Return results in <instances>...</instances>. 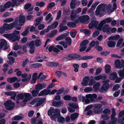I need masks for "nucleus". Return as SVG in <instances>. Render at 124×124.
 Returning <instances> with one entry per match:
<instances>
[{
    "instance_id": "obj_1",
    "label": "nucleus",
    "mask_w": 124,
    "mask_h": 124,
    "mask_svg": "<svg viewBox=\"0 0 124 124\" xmlns=\"http://www.w3.org/2000/svg\"><path fill=\"white\" fill-rule=\"evenodd\" d=\"M93 58V56H85L81 57L79 54H68L67 56L63 57L62 59V61L64 62H67L71 60L75 59L76 60H85L92 59Z\"/></svg>"
},
{
    "instance_id": "obj_2",
    "label": "nucleus",
    "mask_w": 124,
    "mask_h": 124,
    "mask_svg": "<svg viewBox=\"0 0 124 124\" xmlns=\"http://www.w3.org/2000/svg\"><path fill=\"white\" fill-rule=\"evenodd\" d=\"M19 33V31L15 30L12 33L4 34L3 36L8 39L11 40V41L14 42L19 41L20 38Z\"/></svg>"
},
{
    "instance_id": "obj_3",
    "label": "nucleus",
    "mask_w": 124,
    "mask_h": 124,
    "mask_svg": "<svg viewBox=\"0 0 124 124\" xmlns=\"http://www.w3.org/2000/svg\"><path fill=\"white\" fill-rule=\"evenodd\" d=\"M47 114L48 116H51L50 118L52 120L55 121L58 116L60 115V111L58 108L51 107L48 111Z\"/></svg>"
},
{
    "instance_id": "obj_4",
    "label": "nucleus",
    "mask_w": 124,
    "mask_h": 124,
    "mask_svg": "<svg viewBox=\"0 0 124 124\" xmlns=\"http://www.w3.org/2000/svg\"><path fill=\"white\" fill-rule=\"evenodd\" d=\"M4 105L6 107V108L8 110H10L14 108L15 104L10 100H8L4 103Z\"/></svg>"
},
{
    "instance_id": "obj_5",
    "label": "nucleus",
    "mask_w": 124,
    "mask_h": 124,
    "mask_svg": "<svg viewBox=\"0 0 124 124\" xmlns=\"http://www.w3.org/2000/svg\"><path fill=\"white\" fill-rule=\"evenodd\" d=\"M82 9L81 8H78L75 10H72L70 15V18L71 20H74L77 17V14H78L81 12Z\"/></svg>"
},
{
    "instance_id": "obj_6",
    "label": "nucleus",
    "mask_w": 124,
    "mask_h": 124,
    "mask_svg": "<svg viewBox=\"0 0 124 124\" xmlns=\"http://www.w3.org/2000/svg\"><path fill=\"white\" fill-rule=\"evenodd\" d=\"M105 8H104L103 5H99L96 8V10L95 11V14L96 16H98L99 15L100 17L103 16V13L101 14V12L103 11H105Z\"/></svg>"
},
{
    "instance_id": "obj_7",
    "label": "nucleus",
    "mask_w": 124,
    "mask_h": 124,
    "mask_svg": "<svg viewBox=\"0 0 124 124\" xmlns=\"http://www.w3.org/2000/svg\"><path fill=\"white\" fill-rule=\"evenodd\" d=\"M121 61L119 59H116L114 65L116 68L121 69L124 67V61L122 59Z\"/></svg>"
},
{
    "instance_id": "obj_8",
    "label": "nucleus",
    "mask_w": 124,
    "mask_h": 124,
    "mask_svg": "<svg viewBox=\"0 0 124 124\" xmlns=\"http://www.w3.org/2000/svg\"><path fill=\"white\" fill-rule=\"evenodd\" d=\"M109 79H107L102 82L103 84L101 88V93H102L103 91H106L108 89L109 86V85L108 82H109Z\"/></svg>"
},
{
    "instance_id": "obj_9",
    "label": "nucleus",
    "mask_w": 124,
    "mask_h": 124,
    "mask_svg": "<svg viewBox=\"0 0 124 124\" xmlns=\"http://www.w3.org/2000/svg\"><path fill=\"white\" fill-rule=\"evenodd\" d=\"M11 24L10 23L8 24L7 23H4L3 26L0 29V32L2 33L4 32L5 31H7L12 29L13 28H12V26Z\"/></svg>"
},
{
    "instance_id": "obj_10",
    "label": "nucleus",
    "mask_w": 124,
    "mask_h": 124,
    "mask_svg": "<svg viewBox=\"0 0 124 124\" xmlns=\"http://www.w3.org/2000/svg\"><path fill=\"white\" fill-rule=\"evenodd\" d=\"M89 19V17L87 15L83 16L80 17L79 18V21L84 23H88Z\"/></svg>"
},
{
    "instance_id": "obj_11",
    "label": "nucleus",
    "mask_w": 124,
    "mask_h": 124,
    "mask_svg": "<svg viewBox=\"0 0 124 124\" xmlns=\"http://www.w3.org/2000/svg\"><path fill=\"white\" fill-rule=\"evenodd\" d=\"M46 65L51 68H54L59 66V64L58 63L55 62H47Z\"/></svg>"
},
{
    "instance_id": "obj_12",
    "label": "nucleus",
    "mask_w": 124,
    "mask_h": 124,
    "mask_svg": "<svg viewBox=\"0 0 124 124\" xmlns=\"http://www.w3.org/2000/svg\"><path fill=\"white\" fill-rule=\"evenodd\" d=\"M99 22L98 21L95 20H92L88 25V28L89 29H91L93 27L97 26Z\"/></svg>"
},
{
    "instance_id": "obj_13",
    "label": "nucleus",
    "mask_w": 124,
    "mask_h": 124,
    "mask_svg": "<svg viewBox=\"0 0 124 124\" xmlns=\"http://www.w3.org/2000/svg\"><path fill=\"white\" fill-rule=\"evenodd\" d=\"M46 99L45 98H42L41 97H39L38 98V101L35 104L36 107H38L43 104L44 103V102H46Z\"/></svg>"
},
{
    "instance_id": "obj_14",
    "label": "nucleus",
    "mask_w": 124,
    "mask_h": 124,
    "mask_svg": "<svg viewBox=\"0 0 124 124\" xmlns=\"http://www.w3.org/2000/svg\"><path fill=\"white\" fill-rule=\"evenodd\" d=\"M111 29V28L109 27L108 24H105L103 26V27L102 31L103 32H106L107 34H109L110 33Z\"/></svg>"
},
{
    "instance_id": "obj_15",
    "label": "nucleus",
    "mask_w": 124,
    "mask_h": 124,
    "mask_svg": "<svg viewBox=\"0 0 124 124\" xmlns=\"http://www.w3.org/2000/svg\"><path fill=\"white\" fill-rule=\"evenodd\" d=\"M90 79L89 77L88 76L85 77L83 79V81L82 83V85L83 86H87L88 83Z\"/></svg>"
},
{
    "instance_id": "obj_16",
    "label": "nucleus",
    "mask_w": 124,
    "mask_h": 124,
    "mask_svg": "<svg viewBox=\"0 0 124 124\" xmlns=\"http://www.w3.org/2000/svg\"><path fill=\"white\" fill-rule=\"evenodd\" d=\"M109 40L107 42V44L108 46L110 48L113 47L115 46L116 42L113 40Z\"/></svg>"
},
{
    "instance_id": "obj_17",
    "label": "nucleus",
    "mask_w": 124,
    "mask_h": 124,
    "mask_svg": "<svg viewBox=\"0 0 124 124\" xmlns=\"http://www.w3.org/2000/svg\"><path fill=\"white\" fill-rule=\"evenodd\" d=\"M25 18L24 16H20L19 17V23L20 25H23L25 21Z\"/></svg>"
},
{
    "instance_id": "obj_18",
    "label": "nucleus",
    "mask_w": 124,
    "mask_h": 124,
    "mask_svg": "<svg viewBox=\"0 0 124 124\" xmlns=\"http://www.w3.org/2000/svg\"><path fill=\"white\" fill-rule=\"evenodd\" d=\"M117 77V73L115 72H113L109 76V78L111 80H115L116 78Z\"/></svg>"
},
{
    "instance_id": "obj_19",
    "label": "nucleus",
    "mask_w": 124,
    "mask_h": 124,
    "mask_svg": "<svg viewBox=\"0 0 124 124\" xmlns=\"http://www.w3.org/2000/svg\"><path fill=\"white\" fill-rule=\"evenodd\" d=\"M42 65L40 63H36L31 64L29 66V67L31 69L41 67Z\"/></svg>"
},
{
    "instance_id": "obj_20",
    "label": "nucleus",
    "mask_w": 124,
    "mask_h": 124,
    "mask_svg": "<svg viewBox=\"0 0 124 124\" xmlns=\"http://www.w3.org/2000/svg\"><path fill=\"white\" fill-rule=\"evenodd\" d=\"M63 23H61L60 26L59 32H62L68 29V27L66 26H63Z\"/></svg>"
},
{
    "instance_id": "obj_21",
    "label": "nucleus",
    "mask_w": 124,
    "mask_h": 124,
    "mask_svg": "<svg viewBox=\"0 0 124 124\" xmlns=\"http://www.w3.org/2000/svg\"><path fill=\"white\" fill-rule=\"evenodd\" d=\"M45 88V86H43L42 84L39 83L36 85L35 88L36 89L38 90L39 92L40 90Z\"/></svg>"
},
{
    "instance_id": "obj_22",
    "label": "nucleus",
    "mask_w": 124,
    "mask_h": 124,
    "mask_svg": "<svg viewBox=\"0 0 124 124\" xmlns=\"http://www.w3.org/2000/svg\"><path fill=\"white\" fill-rule=\"evenodd\" d=\"M120 37V36L118 34L116 35L115 36H111L108 38V40H117Z\"/></svg>"
},
{
    "instance_id": "obj_23",
    "label": "nucleus",
    "mask_w": 124,
    "mask_h": 124,
    "mask_svg": "<svg viewBox=\"0 0 124 124\" xmlns=\"http://www.w3.org/2000/svg\"><path fill=\"white\" fill-rule=\"evenodd\" d=\"M24 96L25 98L24 99V101H27L30 100V99L31 96V95L29 93H25L24 94Z\"/></svg>"
},
{
    "instance_id": "obj_24",
    "label": "nucleus",
    "mask_w": 124,
    "mask_h": 124,
    "mask_svg": "<svg viewBox=\"0 0 124 124\" xmlns=\"http://www.w3.org/2000/svg\"><path fill=\"white\" fill-rule=\"evenodd\" d=\"M68 105L72 108L74 109H76L78 107L77 104L73 102L69 103L68 104Z\"/></svg>"
},
{
    "instance_id": "obj_25",
    "label": "nucleus",
    "mask_w": 124,
    "mask_h": 124,
    "mask_svg": "<svg viewBox=\"0 0 124 124\" xmlns=\"http://www.w3.org/2000/svg\"><path fill=\"white\" fill-rule=\"evenodd\" d=\"M123 68L122 70H120L118 72L119 76L121 78H124V67Z\"/></svg>"
},
{
    "instance_id": "obj_26",
    "label": "nucleus",
    "mask_w": 124,
    "mask_h": 124,
    "mask_svg": "<svg viewBox=\"0 0 124 124\" xmlns=\"http://www.w3.org/2000/svg\"><path fill=\"white\" fill-rule=\"evenodd\" d=\"M17 79L16 77L9 78H7V81L10 83H13L16 81Z\"/></svg>"
},
{
    "instance_id": "obj_27",
    "label": "nucleus",
    "mask_w": 124,
    "mask_h": 124,
    "mask_svg": "<svg viewBox=\"0 0 124 124\" xmlns=\"http://www.w3.org/2000/svg\"><path fill=\"white\" fill-rule=\"evenodd\" d=\"M35 4L36 6H39L40 8L43 7L45 5V3L42 1L40 2L39 1H37L35 3Z\"/></svg>"
},
{
    "instance_id": "obj_28",
    "label": "nucleus",
    "mask_w": 124,
    "mask_h": 124,
    "mask_svg": "<svg viewBox=\"0 0 124 124\" xmlns=\"http://www.w3.org/2000/svg\"><path fill=\"white\" fill-rule=\"evenodd\" d=\"M30 28V27L29 26L27 27L25 29V31L22 32L21 34V35L23 36H26L29 33V29Z\"/></svg>"
},
{
    "instance_id": "obj_29",
    "label": "nucleus",
    "mask_w": 124,
    "mask_h": 124,
    "mask_svg": "<svg viewBox=\"0 0 124 124\" xmlns=\"http://www.w3.org/2000/svg\"><path fill=\"white\" fill-rule=\"evenodd\" d=\"M93 111L94 113L96 114H100L102 112V109H96L93 108Z\"/></svg>"
},
{
    "instance_id": "obj_30",
    "label": "nucleus",
    "mask_w": 124,
    "mask_h": 124,
    "mask_svg": "<svg viewBox=\"0 0 124 124\" xmlns=\"http://www.w3.org/2000/svg\"><path fill=\"white\" fill-rule=\"evenodd\" d=\"M105 73H108L110 70L111 67L108 64H106L105 66Z\"/></svg>"
},
{
    "instance_id": "obj_31",
    "label": "nucleus",
    "mask_w": 124,
    "mask_h": 124,
    "mask_svg": "<svg viewBox=\"0 0 124 124\" xmlns=\"http://www.w3.org/2000/svg\"><path fill=\"white\" fill-rule=\"evenodd\" d=\"M8 59L9 60V62H8L9 64V65H11L14 63L15 59L13 56H8Z\"/></svg>"
},
{
    "instance_id": "obj_32",
    "label": "nucleus",
    "mask_w": 124,
    "mask_h": 124,
    "mask_svg": "<svg viewBox=\"0 0 124 124\" xmlns=\"http://www.w3.org/2000/svg\"><path fill=\"white\" fill-rule=\"evenodd\" d=\"M78 116V114L77 113H74L71 114L70 116V118L72 120H74Z\"/></svg>"
},
{
    "instance_id": "obj_33",
    "label": "nucleus",
    "mask_w": 124,
    "mask_h": 124,
    "mask_svg": "<svg viewBox=\"0 0 124 124\" xmlns=\"http://www.w3.org/2000/svg\"><path fill=\"white\" fill-rule=\"evenodd\" d=\"M34 43L35 46L37 47L40 46L41 44V41L39 39H36L34 41Z\"/></svg>"
},
{
    "instance_id": "obj_34",
    "label": "nucleus",
    "mask_w": 124,
    "mask_h": 124,
    "mask_svg": "<svg viewBox=\"0 0 124 124\" xmlns=\"http://www.w3.org/2000/svg\"><path fill=\"white\" fill-rule=\"evenodd\" d=\"M76 0H71L70 4V8L72 9H74L76 6L75 2Z\"/></svg>"
},
{
    "instance_id": "obj_35",
    "label": "nucleus",
    "mask_w": 124,
    "mask_h": 124,
    "mask_svg": "<svg viewBox=\"0 0 124 124\" xmlns=\"http://www.w3.org/2000/svg\"><path fill=\"white\" fill-rule=\"evenodd\" d=\"M65 39L68 46H70L71 45L72 42L71 39V38L69 37H67L65 38Z\"/></svg>"
},
{
    "instance_id": "obj_36",
    "label": "nucleus",
    "mask_w": 124,
    "mask_h": 124,
    "mask_svg": "<svg viewBox=\"0 0 124 124\" xmlns=\"http://www.w3.org/2000/svg\"><path fill=\"white\" fill-rule=\"evenodd\" d=\"M23 118L21 116L16 115L13 117L12 118V120L15 121H18L21 120Z\"/></svg>"
},
{
    "instance_id": "obj_37",
    "label": "nucleus",
    "mask_w": 124,
    "mask_h": 124,
    "mask_svg": "<svg viewBox=\"0 0 124 124\" xmlns=\"http://www.w3.org/2000/svg\"><path fill=\"white\" fill-rule=\"evenodd\" d=\"M11 2L10 1H8L4 5V8L7 9L10 8L11 6Z\"/></svg>"
},
{
    "instance_id": "obj_38",
    "label": "nucleus",
    "mask_w": 124,
    "mask_h": 124,
    "mask_svg": "<svg viewBox=\"0 0 124 124\" xmlns=\"http://www.w3.org/2000/svg\"><path fill=\"white\" fill-rule=\"evenodd\" d=\"M24 98V95L22 93H20L18 94L16 97V98L17 100L20 99L23 100Z\"/></svg>"
},
{
    "instance_id": "obj_39",
    "label": "nucleus",
    "mask_w": 124,
    "mask_h": 124,
    "mask_svg": "<svg viewBox=\"0 0 124 124\" xmlns=\"http://www.w3.org/2000/svg\"><path fill=\"white\" fill-rule=\"evenodd\" d=\"M16 93L15 91H8L7 92L5 93V94L8 96H12L15 94Z\"/></svg>"
},
{
    "instance_id": "obj_40",
    "label": "nucleus",
    "mask_w": 124,
    "mask_h": 124,
    "mask_svg": "<svg viewBox=\"0 0 124 124\" xmlns=\"http://www.w3.org/2000/svg\"><path fill=\"white\" fill-rule=\"evenodd\" d=\"M67 25L69 27L71 28H74L76 26V24L75 23L72 22H69L67 24Z\"/></svg>"
},
{
    "instance_id": "obj_41",
    "label": "nucleus",
    "mask_w": 124,
    "mask_h": 124,
    "mask_svg": "<svg viewBox=\"0 0 124 124\" xmlns=\"http://www.w3.org/2000/svg\"><path fill=\"white\" fill-rule=\"evenodd\" d=\"M72 66L74 68V71L76 72H77L79 70V65L77 64H73Z\"/></svg>"
},
{
    "instance_id": "obj_42",
    "label": "nucleus",
    "mask_w": 124,
    "mask_h": 124,
    "mask_svg": "<svg viewBox=\"0 0 124 124\" xmlns=\"http://www.w3.org/2000/svg\"><path fill=\"white\" fill-rule=\"evenodd\" d=\"M39 92V91L36 89L32 90L31 92L32 96L33 97H36L38 94Z\"/></svg>"
},
{
    "instance_id": "obj_43",
    "label": "nucleus",
    "mask_w": 124,
    "mask_h": 124,
    "mask_svg": "<svg viewBox=\"0 0 124 124\" xmlns=\"http://www.w3.org/2000/svg\"><path fill=\"white\" fill-rule=\"evenodd\" d=\"M31 74H30L27 78L22 79V81L23 82H25L26 81L28 82L30 79L31 78Z\"/></svg>"
},
{
    "instance_id": "obj_44",
    "label": "nucleus",
    "mask_w": 124,
    "mask_h": 124,
    "mask_svg": "<svg viewBox=\"0 0 124 124\" xmlns=\"http://www.w3.org/2000/svg\"><path fill=\"white\" fill-rule=\"evenodd\" d=\"M61 103V102L60 101H54L52 102V104L53 106H56L60 105Z\"/></svg>"
},
{
    "instance_id": "obj_45",
    "label": "nucleus",
    "mask_w": 124,
    "mask_h": 124,
    "mask_svg": "<svg viewBox=\"0 0 124 124\" xmlns=\"http://www.w3.org/2000/svg\"><path fill=\"white\" fill-rule=\"evenodd\" d=\"M60 116H61L60 115L58 116V117L57 118H58V120L61 123H63L65 121V118L62 117H59Z\"/></svg>"
},
{
    "instance_id": "obj_46",
    "label": "nucleus",
    "mask_w": 124,
    "mask_h": 124,
    "mask_svg": "<svg viewBox=\"0 0 124 124\" xmlns=\"http://www.w3.org/2000/svg\"><path fill=\"white\" fill-rule=\"evenodd\" d=\"M89 41L87 40H85L82 42L80 44V46H86V45L88 43Z\"/></svg>"
},
{
    "instance_id": "obj_47",
    "label": "nucleus",
    "mask_w": 124,
    "mask_h": 124,
    "mask_svg": "<svg viewBox=\"0 0 124 124\" xmlns=\"http://www.w3.org/2000/svg\"><path fill=\"white\" fill-rule=\"evenodd\" d=\"M102 106V104H100L96 103L94 105V108L96 109H102L101 108Z\"/></svg>"
},
{
    "instance_id": "obj_48",
    "label": "nucleus",
    "mask_w": 124,
    "mask_h": 124,
    "mask_svg": "<svg viewBox=\"0 0 124 124\" xmlns=\"http://www.w3.org/2000/svg\"><path fill=\"white\" fill-rule=\"evenodd\" d=\"M55 5V3L54 2H51L49 3L47 8H51L54 7Z\"/></svg>"
},
{
    "instance_id": "obj_49",
    "label": "nucleus",
    "mask_w": 124,
    "mask_h": 124,
    "mask_svg": "<svg viewBox=\"0 0 124 124\" xmlns=\"http://www.w3.org/2000/svg\"><path fill=\"white\" fill-rule=\"evenodd\" d=\"M123 39L122 38L118 40L116 44V46L117 47H119L122 43Z\"/></svg>"
},
{
    "instance_id": "obj_50",
    "label": "nucleus",
    "mask_w": 124,
    "mask_h": 124,
    "mask_svg": "<svg viewBox=\"0 0 124 124\" xmlns=\"http://www.w3.org/2000/svg\"><path fill=\"white\" fill-rule=\"evenodd\" d=\"M18 22V20L17 19H16L14 22L10 23V24H11L12 26V28H13L15 26H16L17 25Z\"/></svg>"
},
{
    "instance_id": "obj_51",
    "label": "nucleus",
    "mask_w": 124,
    "mask_h": 124,
    "mask_svg": "<svg viewBox=\"0 0 124 124\" xmlns=\"http://www.w3.org/2000/svg\"><path fill=\"white\" fill-rule=\"evenodd\" d=\"M101 118L104 119V120H106L110 118L109 116H108V115L106 114H103L101 115Z\"/></svg>"
},
{
    "instance_id": "obj_52",
    "label": "nucleus",
    "mask_w": 124,
    "mask_h": 124,
    "mask_svg": "<svg viewBox=\"0 0 124 124\" xmlns=\"http://www.w3.org/2000/svg\"><path fill=\"white\" fill-rule=\"evenodd\" d=\"M93 90L92 87H87L84 89V91L86 93H88L92 91Z\"/></svg>"
},
{
    "instance_id": "obj_53",
    "label": "nucleus",
    "mask_w": 124,
    "mask_h": 124,
    "mask_svg": "<svg viewBox=\"0 0 124 124\" xmlns=\"http://www.w3.org/2000/svg\"><path fill=\"white\" fill-rule=\"evenodd\" d=\"M86 98H89L91 102H94V100L93 98L91 96V94H89L86 95Z\"/></svg>"
},
{
    "instance_id": "obj_54",
    "label": "nucleus",
    "mask_w": 124,
    "mask_h": 124,
    "mask_svg": "<svg viewBox=\"0 0 124 124\" xmlns=\"http://www.w3.org/2000/svg\"><path fill=\"white\" fill-rule=\"evenodd\" d=\"M28 46L30 48L35 47L34 45V41L32 40L29 42Z\"/></svg>"
},
{
    "instance_id": "obj_55",
    "label": "nucleus",
    "mask_w": 124,
    "mask_h": 124,
    "mask_svg": "<svg viewBox=\"0 0 124 124\" xmlns=\"http://www.w3.org/2000/svg\"><path fill=\"white\" fill-rule=\"evenodd\" d=\"M64 99L66 101L70 100H71V96L69 95H66L63 97Z\"/></svg>"
},
{
    "instance_id": "obj_56",
    "label": "nucleus",
    "mask_w": 124,
    "mask_h": 124,
    "mask_svg": "<svg viewBox=\"0 0 124 124\" xmlns=\"http://www.w3.org/2000/svg\"><path fill=\"white\" fill-rule=\"evenodd\" d=\"M100 34V32L98 30L95 31L93 34V37H96L98 36Z\"/></svg>"
},
{
    "instance_id": "obj_57",
    "label": "nucleus",
    "mask_w": 124,
    "mask_h": 124,
    "mask_svg": "<svg viewBox=\"0 0 124 124\" xmlns=\"http://www.w3.org/2000/svg\"><path fill=\"white\" fill-rule=\"evenodd\" d=\"M110 52H109L108 51H103L101 52L100 53V54L101 55L104 56H106L108 55L109 54Z\"/></svg>"
},
{
    "instance_id": "obj_58",
    "label": "nucleus",
    "mask_w": 124,
    "mask_h": 124,
    "mask_svg": "<svg viewBox=\"0 0 124 124\" xmlns=\"http://www.w3.org/2000/svg\"><path fill=\"white\" fill-rule=\"evenodd\" d=\"M31 4L30 3H28L25 4L24 7V8L25 10H27L31 7Z\"/></svg>"
},
{
    "instance_id": "obj_59",
    "label": "nucleus",
    "mask_w": 124,
    "mask_h": 124,
    "mask_svg": "<svg viewBox=\"0 0 124 124\" xmlns=\"http://www.w3.org/2000/svg\"><path fill=\"white\" fill-rule=\"evenodd\" d=\"M64 88L63 87L59 89L56 92V94L57 95H59L61 94L64 91Z\"/></svg>"
},
{
    "instance_id": "obj_60",
    "label": "nucleus",
    "mask_w": 124,
    "mask_h": 124,
    "mask_svg": "<svg viewBox=\"0 0 124 124\" xmlns=\"http://www.w3.org/2000/svg\"><path fill=\"white\" fill-rule=\"evenodd\" d=\"M88 85L89 86H92L93 84H94L95 83V80L93 79H92L91 80H90L89 82Z\"/></svg>"
},
{
    "instance_id": "obj_61",
    "label": "nucleus",
    "mask_w": 124,
    "mask_h": 124,
    "mask_svg": "<svg viewBox=\"0 0 124 124\" xmlns=\"http://www.w3.org/2000/svg\"><path fill=\"white\" fill-rule=\"evenodd\" d=\"M111 112L110 110L108 108H106L103 111V113L104 114H109Z\"/></svg>"
},
{
    "instance_id": "obj_62",
    "label": "nucleus",
    "mask_w": 124,
    "mask_h": 124,
    "mask_svg": "<svg viewBox=\"0 0 124 124\" xmlns=\"http://www.w3.org/2000/svg\"><path fill=\"white\" fill-rule=\"evenodd\" d=\"M58 25V22L57 21L55 22L53 24L51 25L52 27V29H54L56 28Z\"/></svg>"
},
{
    "instance_id": "obj_63",
    "label": "nucleus",
    "mask_w": 124,
    "mask_h": 124,
    "mask_svg": "<svg viewBox=\"0 0 124 124\" xmlns=\"http://www.w3.org/2000/svg\"><path fill=\"white\" fill-rule=\"evenodd\" d=\"M104 21V22L105 23H109L112 21V19L110 18H106L103 20Z\"/></svg>"
},
{
    "instance_id": "obj_64",
    "label": "nucleus",
    "mask_w": 124,
    "mask_h": 124,
    "mask_svg": "<svg viewBox=\"0 0 124 124\" xmlns=\"http://www.w3.org/2000/svg\"><path fill=\"white\" fill-rule=\"evenodd\" d=\"M45 27V26L44 24H41L38 25V28L39 30H42Z\"/></svg>"
}]
</instances>
